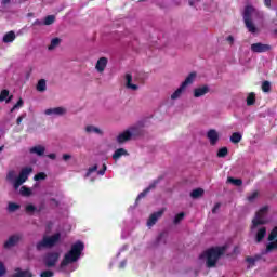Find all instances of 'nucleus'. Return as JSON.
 Here are the masks:
<instances>
[{
  "label": "nucleus",
  "instance_id": "1",
  "mask_svg": "<svg viewBox=\"0 0 277 277\" xmlns=\"http://www.w3.org/2000/svg\"><path fill=\"white\" fill-rule=\"evenodd\" d=\"M85 246L81 241H77L71 245V249L65 254L63 261L60 264V272H75L77 266H72V263H77L79 259H81V254H83Z\"/></svg>",
  "mask_w": 277,
  "mask_h": 277
},
{
  "label": "nucleus",
  "instance_id": "2",
  "mask_svg": "<svg viewBox=\"0 0 277 277\" xmlns=\"http://www.w3.org/2000/svg\"><path fill=\"white\" fill-rule=\"evenodd\" d=\"M268 207L264 206L262 207L256 213L255 217L252 220L251 230L254 233V230H258L256 233V241L258 243L263 240V237L267 235V229L263 226V224H267V211Z\"/></svg>",
  "mask_w": 277,
  "mask_h": 277
},
{
  "label": "nucleus",
  "instance_id": "3",
  "mask_svg": "<svg viewBox=\"0 0 277 277\" xmlns=\"http://www.w3.org/2000/svg\"><path fill=\"white\" fill-rule=\"evenodd\" d=\"M226 250H228V246L213 247L203 252L200 255V260L206 261L207 267H215V263H217L222 254H225Z\"/></svg>",
  "mask_w": 277,
  "mask_h": 277
},
{
  "label": "nucleus",
  "instance_id": "4",
  "mask_svg": "<svg viewBox=\"0 0 277 277\" xmlns=\"http://www.w3.org/2000/svg\"><path fill=\"white\" fill-rule=\"evenodd\" d=\"M144 129V123L138 122L134 126H131L123 132L119 133L117 136L118 144H124V142H129L130 140H135V137H138V135L142 133Z\"/></svg>",
  "mask_w": 277,
  "mask_h": 277
},
{
  "label": "nucleus",
  "instance_id": "5",
  "mask_svg": "<svg viewBox=\"0 0 277 277\" xmlns=\"http://www.w3.org/2000/svg\"><path fill=\"white\" fill-rule=\"evenodd\" d=\"M31 172H34V169L31 167H26L22 169L18 176H16L15 171H10L6 175V180L12 183L14 189H18V187H21V185H23V183H25L27 179H29V174H31Z\"/></svg>",
  "mask_w": 277,
  "mask_h": 277
},
{
  "label": "nucleus",
  "instance_id": "6",
  "mask_svg": "<svg viewBox=\"0 0 277 277\" xmlns=\"http://www.w3.org/2000/svg\"><path fill=\"white\" fill-rule=\"evenodd\" d=\"M258 14L259 12L252 6H246L243 13V21L248 31H250L251 34H256V26H254V23H252V21H254Z\"/></svg>",
  "mask_w": 277,
  "mask_h": 277
},
{
  "label": "nucleus",
  "instance_id": "7",
  "mask_svg": "<svg viewBox=\"0 0 277 277\" xmlns=\"http://www.w3.org/2000/svg\"><path fill=\"white\" fill-rule=\"evenodd\" d=\"M61 253L58 251H50L42 256V263L49 269L55 267L60 263Z\"/></svg>",
  "mask_w": 277,
  "mask_h": 277
},
{
  "label": "nucleus",
  "instance_id": "8",
  "mask_svg": "<svg viewBox=\"0 0 277 277\" xmlns=\"http://www.w3.org/2000/svg\"><path fill=\"white\" fill-rule=\"evenodd\" d=\"M107 172V164L103 163L102 169L98 170V164L90 167L84 175V179H89L91 182L96 181V176H103Z\"/></svg>",
  "mask_w": 277,
  "mask_h": 277
},
{
  "label": "nucleus",
  "instance_id": "9",
  "mask_svg": "<svg viewBox=\"0 0 277 277\" xmlns=\"http://www.w3.org/2000/svg\"><path fill=\"white\" fill-rule=\"evenodd\" d=\"M61 235L54 234L51 237L44 236L41 241L37 243V250H47L48 248H53L57 241H60Z\"/></svg>",
  "mask_w": 277,
  "mask_h": 277
},
{
  "label": "nucleus",
  "instance_id": "10",
  "mask_svg": "<svg viewBox=\"0 0 277 277\" xmlns=\"http://www.w3.org/2000/svg\"><path fill=\"white\" fill-rule=\"evenodd\" d=\"M65 107H54V108H48L44 110L45 116H51L52 118H57V116H64L66 114Z\"/></svg>",
  "mask_w": 277,
  "mask_h": 277
},
{
  "label": "nucleus",
  "instance_id": "11",
  "mask_svg": "<svg viewBox=\"0 0 277 277\" xmlns=\"http://www.w3.org/2000/svg\"><path fill=\"white\" fill-rule=\"evenodd\" d=\"M271 49H272V47L269 44H265V43L251 44V51L253 53H267V51H269Z\"/></svg>",
  "mask_w": 277,
  "mask_h": 277
},
{
  "label": "nucleus",
  "instance_id": "12",
  "mask_svg": "<svg viewBox=\"0 0 277 277\" xmlns=\"http://www.w3.org/2000/svg\"><path fill=\"white\" fill-rule=\"evenodd\" d=\"M207 137L211 146H215L220 142V133L215 129H211L207 132Z\"/></svg>",
  "mask_w": 277,
  "mask_h": 277
},
{
  "label": "nucleus",
  "instance_id": "13",
  "mask_svg": "<svg viewBox=\"0 0 277 277\" xmlns=\"http://www.w3.org/2000/svg\"><path fill=\"white\" fill-rule=\"evenodd\" d=\"M209 85L197 87L193 90V96L194 98H201V96L209 94Z\"/></svg>",
  "mask_w": 277,
  "mask_h": 277
},
{
  "label": "nucleus",
  "instance_id": "14",
  "mask_svg": "<svg viewBox=\"0 0 277 277\" xmlns=\"http://www.w3.org/2000/svg\"><path fill=\"white\" fill-rule=\"evenodd\" d=\"M198 77V74L196 71L190 72L185 80L181 83L186 90L189 88V85H193L194 81H196V78Z\"/></svg>",
  "mask_w": 277,
  "mask_h": 277
},
{
  "label": "nucleus",
  "instance_id": "15",
  "mask_svg": "<svg viewBox=\"0 0 277 277\" xmlns=\"http://www.w3.org/2000/svg\"><path fill=\"white\" fill-rule=\"evenodd\" d=\"M107 57H101L95 64V70H97L100 74L105 72V68H107Z\"/></svg>",
  "mask_w": 277,
  "mask_h": 277
},
{
  "label": "nucleus",
  "instance_id": "16",
  "mask_svg": "<svg viewBox=\"0 0 277 277\" xmlns=\"http://www.w3.org/2000/svg\"><path fill=\"white\" fill-rule=\"evenodd\" d=\"M164 211H166V210L162 209V210H160V211H158V212L153 213V214L149 216L148 221H147V226H155V224H157V220H159V217H161V215H163V212H164Z\"/></svg>",
  "mask_w": 277,
  "mask_h": 277
},
{
  "label": "nucleus",
  "instance_id": "17",
  "mask_svg": "<svg viewBox=\"0 0 277 277\" xmlns=\"http://www.w3.org/2000/svg\"><path fill=\"white\" fill-rule=\"evenodd\" d=\"M186 88L181 84L172 94H171V101H179L185 94Z\"/></svg>",
  "mask_w": 277,
  "mask_h": 277
},
{
  "label": "nucleus",
  "instance_id": "18",
  "mask_svg": "<svg viewBox=\"0 0 277 277\" xmlns=\"http://www.w3.org/2000/svg\"><path fill=\"white\" fill-rule=\"evenodd\" d=\"M126 88H128V90H132V92L140 90L137 84H133V77L129 74L126 75Z\"/></svg>",
  "mask_w": 277,
  "mask_h": 277
},
{
  "label": "nucleus",
  "instance_id": "19",
  "mask_svg": "<svg viewBox=\"0 0 277 277\" xmlns=\"http://www.w3.org/2000/svg\"><path fill=\"white\" fill-rule=\"evenodd\" d=\"M128 156H129V151H127V149L119 148V149H116L115 153L113 154V159L114 161H118L119 159H122V157H128Z\"/></svg>",
  "mask_w": 277,
  "mask_h": 277
},
{
  "label": "nucleus",
  "instance_id": "20",
  "mask_svg": "<svg viewBox=\"0 0 277 277\" xmlns=\"http://www.w3.org/2000/svg\"><path fill=\"white\" fill-rule=\"evenodd\" d=\"M159 183V180L154 181L143 193H141L137 198H136V202L138 200H142V198H144V196H146V194H148L150 192V189H155V187H157V184Z\"/></svg>",
  "mask_w": 277,
  "mask_h": 277
},
{
  "label": "nucleus",
  "instance_id": "21",
  "mask_svg": "<svg viewBox=\"0 0 277 277\" xmlns=\"http://www.w3.org/2000/svg\"><path fill=\"white\" fill-rule=\"evenodd\" d=\"M85 132L87 133H95V135H103V129H101L96 126H87Z\"/></svg>",
  "mask_w": 277,
  "mask_h": 277
},
{
  "label": "nucleus",
  "instance_id": "22",
  "mask_svg": "<svg viewBox=\"0 0 277 277\" xmlns=\"http://www.w3.org/2000/svg\"><path fill=\"white\" fill-rule=\"evenodd\" d=\"M29 153H31L32 155H38L39 157H42V155H44V146L37 145L35 147H31L29 149Z\"/></svg>",
  "mask_w": 277,
  "mask_h": 277
},
{
  "label": "nucleus",
  "instance_id": "23",
  "mask_svg": "<svg viewBox=\"0 0 277 277\" xmlns=\"http://www.w3.org/2000/svg\"><path fill=\"white\" fill-rule=\"evenodd\" d=\"M13 276H14V277H34V275L31 274V272H29V271H23V269H21V268H16Z\"/></svg>",
  "mask_w": 277,
  "mask_h": 277
},
{
  "label": "nucleus",
  "instance_id": "24",
  "mask_svg": "<svg viewBox=\"0 0 277 277\" xmlns=\"http://www.w3.org/2000/svg\"><path fill=\"white\" fill-rule=\"evenodd\" d=\"M19 239L21 238L18 236H11L9 241L4 243V248H13V246L18 243Z\"/></svg>",
  "mask_w": 277,
  "mask_h": 277
},
{
  "label": "nucleus",
  "instance_id": "25",
  "mask_svg": "<svg viewBox=\"0 0 277 277\" xmlns=\"http://www.w3.org/2000/svg\"><path fill=\"white\" fill-rule=\"evenodd\" d=\"M13 40H16V34H14V31H9L3 36L2 41L8 44L10 42H12Z\"/></svg>",
  "mask_w": 277,
  "mask_h": 277
},
{
  "label": "nucleus",
  "instance_id": "26",
  "mask_svg": "<svg viewBox=\"0 0 277 277\" xmlns=\"http://www.w3.org/2000/svg\"><path fill=\"white\" fill-rule=\"evenodd\" d=\"M47 91V80L41 79L37 83V92H45Z\"/></svg>",
  "mask_w": 277,
  "mask_h": 277
},
{
  "label": "nucleus",
  "instance_id": "27",
  "mask_svg": "<svg viewBox=\"0 0 277 277\" xmlns=\"http://www.w3.org/2000/svg\"><path fill=\"white\" fill-rule=\"evenodd\" d=\"M60 42H62L60 38L52 39L50 45L48 47L49 51H53L54 49H57V47H60Z\"/></svg>",
  "mask_w": 277,
  "mask_h": 277
},
{
  "label": "nucleus",
  "instance_id": "28",
  "mask_svg": "<svg viewBox=\"0 0 277 277\" xmlns=\"http://www.w3.org/2000/svg\"><path fill=\"white\" fill-rule=\"evenodd\" d=\"M241 133L239 132H234L230 136V142L233 144H239L241 142Z\"/></svg>",
  "mask_w": 277,
  "mask_h": 277
},
{
  "label": "nucleus",
  "instance_id": "29",
  "mask_svg": "<svg viewBox=\"0 0 277 277\" xmlns=\"http://www.w3.org/2000/svg\"><path fill=\"white\" fill-rule=\"evenodd\" d=\"M8 96H10V91L8 90H3L1 93H0V102H3V101H6V103H10L11 98Z\"/></svg>",
  "mask_w": 277,
  "mask_h": 277
},
{
  "label": "nucleus",
  "instance_id": "30",
  "mask_svg": "<svg viewBox=\"0 0 277 277\" xmlns=\"http://www.w3.org/2000/svg\"><path fill=\"white\" fill-rule=\"evenodd\" d=\"M205 194L202 188H196L190 193L192 198H200Z\"/></svg>",
  "mask_w": 277,
  "mask_h": 277
},
{
  "label": "nucleus",
  "instance_id": "31",
  "mask_svg": "<svg viewBox=\"0 0 277 277\" xmlns=\"http://www.w3.org/2000/svg\"><path fill=\"white\" fill-rule=\"evenodd\" d=\"M256 103V95L254 93H249L247 96V105H254Z\"/></svg>",
  "mask_w": 277,
  "mask_h": 277
},
{
  "label": "nucleus",
  "instance_id": "32",
  "mask_svg": "<svg viewBox=\"0 0 277 277\" xmlns=\"http://www.w3.org/2000/svg\"><path fill=\"white\" fill-rule=\"evenodd\" d=\"M39 209L36 208V206L29 203L26 206V213H39Z\"/></svg>",
  "mask_w": 277,
  "mask_h": 277
},
{
  "label": "nucleus",
  "instance_id": "33",
  "mask_svg": "<svg viewBox=\"0 0 277 277\" xmlns=\"http://www.w3.org/2000/svg\"><path fill=\"white\" fill-rule=\"evenodd\" d=\"M8 209L10 213H14V211H18V209H21V206L18 203L10 202Z\"/></svg>",
  "mask_w": 277,
  "mask_h": 277
},
{
  "label": "nucleus",
  "instance_id": "34",
  "mask_svg": "<svg viewBox=\"0 0 277 277\" xmlns=\"http://www.w3.org/2000/svg\"><path fill=\"white\" fill-rule=\"evenodd\" d=\"M53 23H55V17L53 15H48L43 21V25H53Z\"/></svg>",
  "mask_w": 277,
  "mask_h": 277
},
{
  "label": "nucleus",
  "instance_id": "35",
  "mask_svg": "<svg viewBox=\"0 0 277 277\" xmlns=\"http://www.w3.org/2000/svg\"><path fill=\"white\" fill-rule=\"evenodd\" d=\"M22 196H31V188H27L26 186H22L19 189Z\"/></svg>",
  "mask_w": 277,
  "mask_h": 277
},
{
  "label": "nucleus",
  "instance_id": "36",
  "mask_svg": "<svg viewBox=\"0 0 277 277\" xmlns=\"http://www.w3.org/2000/svg\"><path fill=\"white\" fill-rule=\"evenodd\" d=\"M226 155H228V148L222 147L221 149H219L217 157L224 158L226 157Z\"/></svg>",
  "mask_w": 277,
  "mask_h": 277
},
{
  "label": "nucleus",
  "instance_id": "37",
  "mask_svg": "<svg viewBox=\"0 0 277 277\" xmlns=\"http://www.w3.org/2000/svg\"><path fill=\"white\" fill-rule=\"evenodd\" d=\"M184 217H185V213H183V212L179 213L174 217V221H173L174 224H180L181 222H183Z\"/></svg>",
  "mask_w": 277,
  "mask_h": 277
},
{
  "label": "nucleus",
  "instance_id": "38",
  "mask_svg": "<svg viewBox=\"0 0 277 277\" xmlns=\"http://www.w3.org/2000/svg\"><path fill=\"white\" fill-rule=\"evenodd\" d=\"M5 274H8V268L5 267V264L0 261V277H5Z\"/></svg>",
  "mask_w": 277,
  "mask_h": 277
},
{
  "label": "nucleus",
  "instance_id": "39",
  "mask_svg": "<svg viewBox=\"0 0 277 277\" xmlns=\"http://www.w3.org/2000/svg\"><path fill=\"white\" fill-rule=\"evenodd\" d=\"M228 183H232V185H236V187H239L241 185V180L239 179H233V177H228Z\"/></svg>",
  "mask_w": 277,
  "mask_h": 277
},
{
  "label": "nucleus",
  "instance_id": "40",
  "mask_svg": "<svg viewBox=\"0 0 277 277\" xmlns=\"http://www.w3.org/2000/svg\"><path fill=\"white\" fill-rule=\"evenodd\" d=\"M55 276V273L53 271H43L40 273V277H53Z\"/></svg>",
  "mask_w": 277,
  "mask_h": 277
},
{
  "label": "nucleus",
  "instance_id": "41",
  "mask_svg": "<svg viewBox=\"0 0 277 277\" xmlns=\"http://www.w3.org/2000/svg\"><path fill=\"white\" fill-rule=\"evenodd\" d=\"M259 196V193L258 192H253L251 195H249L248 197H247V200L249 201V202H254V200H256V197Z\"/></svg>",
  "mask_w": 277,
  "mask_h": 277
},
{
  "label": "nucleus",
  "instance_id": "42",
  "mask_svg": "<svg viewBox=\"0 0 277 277\" xmlns=\"http://www.w3.org/2000/svg\"><path fill=\"white\" fill-rule=\"evenodd\" d=\"M276 248H277V239H276L275 242H271V243L267 245L266 251L272 252V250H276Z\"/></svg>",
  "mask_w": 277,
  "mask_h": 277
},
{
  "label": "nucleus",
  "instance_id": "43",
  "mask_svg": "<svg viewBox=\"0 0 277 277\" xmlns=\"http://www.w3.org/2000/svg\"><path fill=\"white\" fill-rule=\"evenodd\" d=\"M45 179H47V174H44L42 172L36 174L35 177H34L35 181H44Z\"/></svg>",
  "mask_w": 277,
  "mask_h": 277
},
{
  "label": "nucleus",
  "instance_id": "44",
  "mask_svg": "<svg viewBox=\"0 0 277 277\" xmlns=\"http://www.w3.org/2000/svg\"><path fill=\"white\" fill-rule=\"evenodd\" d=\"M262 90H263V92H269L271 84H269L268 81H265V82L262 83Z\"/></svg>",
  "mask_w": 277,
  "mask_h": 277
},
{
  "label": "nucleus",
  "instance_id": "45",
  "mask_svg": "<svg viewBox=\"0 0 277 277\" xmlns=\"http://www.w3.org/2000/svg\"><path fill=\"white\" fill-rule=\"evenodd\" d=\"M23 106V100H18V102L12 107L11 111H14L15 109H21Z\"/></svg>",
  "mask_w": 277,
  "mask_h": 277
},
{
  "label": "nucleus",
  "instance_id": "46",
  "mask_svg": "<svg viewBox=\"0 0 277 277\" xmlns=\"http://www.w3.org/2000/svg\"><path fill=\"white\" fill-rule=\"evenodd\" d=\"M127 250H129V246L124 245L118 252L117 256H120L122 254V252H127Z\"/></svg>",
  "mask_w": 277,
  "mask_h": 277
},
{
  "label": "nucleus",
  "instance_id": "47",
  "mask_svg": "<svg viewBox=\"0 0 277 277\" xmlns=\"http://www.w3.org/2000/svg\"><path fill=\"white\" fill-rule=\"evenodd\" d=\"M124 267H127V260L121 261L119 264L120 269H124Z\"/></svg>",
  "mask_w": 277,
  "mask_h": 277
},
{
  "label": "nucleus",
  "instance_id": "48",
  "mask_svg": "<svg viewBox=\"0 0 277 277\" xmlns=\"http://www.w3.org/2000/svg\"><path fill=\"white\" fill-rule=\"evenodd\" d=\"M11 1L12 0H2L1 5H3L5 8V6L10 5Z\"/></svg>",
  "mask_w": 277,
  "mask_h": 277
},
{
  "label": "nucleus",
  "instance_id": "49",
  "mask_svg": "<svg viewBox=\"0 0 277 277\" xmlns=\"http://www.w3.org/2000/svg\"><path fill=\"white\" fill-rule=\"evenodd\" d=\"M221 205L216 203L213 209H212V213H217V210L220 209Z\"/></svg>",
  "mask_w": 277,
  "mask_h": 277
},
{
  "label": "nucleus",
  "instance_id": "50",
  "mask_svg": "<svg viewBox=\"0 0 277 277\" xmlns=\"http://www.w3.org/2000/svg\"><path fill=\"white\" fill-rule=\"evenodd\" d=\"M226 40L227 42H229V44H233L235 42V38L233 36H228Z\"/></svg>",
  "mask_w": 277,
  "mask_h": 277
},
{
  "label": "nucleus",
  "instance_id": "51",
  "mask_svg": "<svg viewBox=\"0 0 277 277\" xmlns=\"http://www.w3.org/2000/svg\"><path fill=\"white\" fill-rule=\"evenodd\" d=\"M266 8H272V0H264Z\"/></svg>",
  "mask_w": 277,
  "mask_h": 277
},
{
  "label": "nucleus",
  "instance_id": "52",
  "mask_svg": "<svg viewBox=\"0 0 277 277\" xmlns=\"http://www.w3.org/2000/svg\"><path fill=\"white\" fill-rule=\"evenodd\" d=\"M70 158H71V156L68 155V154H64V155H63L64 161H68V159H70Z\"/></svg>",
  "mask_w": 277,
  "mask_h": 277
},
{
  "label": "nucleus",
  "instance_id": "53",
  "mask_svg": "<svg viewBox=\"0 0 277 277\" xmlns=\"http://www.w3.org/2000/svg\"><path fill=\"white\" fill-rule=\"evenodd\" d=\"M25 118V116H19L17 118V124H21L23 122V119Z\"/></svg>",
  "mask_w": 277,
  "mask_h": 277
},
{
  "label": "nucleus",
  "instance_id": "54",
  "mask_svg": "<svg viewBox=\"0 0 277 277\" xmlns=\"http://www.w3.org/2000/svg\"><path fill=\"white\" fill-rule=\"evenodd\" d=\"M247 261H248V263L253 264L254 263V258H248Z\"/></svg>",
  "mask_w": 277,
  "mask_h": 277
},
{
  "label": "nucleus",
  "instance_id": "55",
  "mask_svg": "<svg viewBox=\"0 0 277 277\" xmlns=\"http://www.w3.org/2000/svg\"><path fill=\"white\" fill-rule=\"evenodd\" d=\"M189 5H190L192 8H194V5L196 6V1H195V0H190V1H189Z\"/></svg>",
  "mask_w": 277,
  "mask_h": 277
},
{
  "label": "nucleus",
  "instance_id": "56",
  "mask_svg": "<svg viewBox=\"0 0 277 277\" xmlns=\"http://www.w3.org/2000/svg\"><path fill=\"white\" fill-rule=\"evenodd\" d=\"M49 158H50V159H55V154H50V155H49Z\"/></svg>",
  "mask_w": 277,
  "mask_h": 277
},
{
  "label": "nucleus",
  "instance_id": "57",
  "mask_svg": "<svg viewBox=\"0 0 277 277\" xmlns=\"http://www.w3.org/2000/svg\"><path fill=\"white\" fill-rule=\"evenodd\" d=\"M3 151V146L2 147H0V153H2Z\"/></svg>",
  "mask_w": 277,
  "mask_h": 277
},
{
  "label": "nucleus",
  "instance_id": "58",
  "mask_svg": "<svg viewBox=\"0 0 277 277\" xmlns=\"http://www.w3.org/2000/svg\"><path fill=\"white\" fill-rule=\"evenodd\" d=\"M51 228V225H48V229H50Z\"/></svg>",
  "mask_w": 277,
  "mask_h": 277
},
{
  "label": "nucleus",
  "instance_id": "59",
  "mask_svg": "<svg viewBox=\"0 0 277 277\" xmlns=\"http://www.w3.org/2000/svg\"><path fill=\"white\" fill-rule=\"evenodd\" d=\"M12 277H15L14 275Z\"/></svg>",
  "mask_w": 277,
  "mask_h": 277
}]
</instances>
